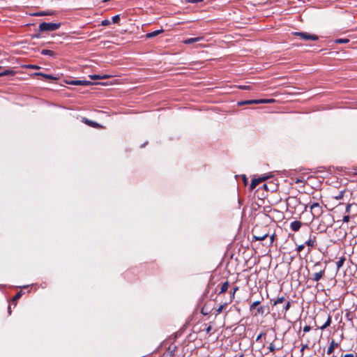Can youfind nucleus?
Returning a JSON list of instances; mask_svg holds the SVG:
<instances>
[{
  "label": "nucleus",
  "instance_id": "nucleus-35",
  "mask_svg": "<svg viewBox=\"0 0 357 357\" xmlns=\"http://www.w3.org/2000/svg\"><path fill=\"white\" fill-rule=\"evenodd\" d=\"M204 0H185V3H198L202 2Z\"/></svg>",
  "mask_w": 357,
  "mask_h": 357
},
{
  "label": "nucleus",
  "instance_id": "nucleus-21",
  "mask_svg": "<svg viewBox=\"0 0 357 357\" xmlns=\"http://www.w3.org/2000/svg\"><path fill=\"white\" fill-rule=\"evenodd\" d=\"M54 14V11H51V12L42 11V12H38V13H34L33 15L34 16H45V15H52Z\"/></svg>",
  "mask_w": 357,
  "mask_h": 357
},
{
  "label": "nucleus",
  "instance_id": "nucleus-48",
  "mask_svg": "<svg viewBox=\"0 0 357 357\" xmlns=\"http://www.w3.org/2000/svg\"><path fill=\"white\" fill-rule=\"evenodd\" d=\"M111 76L110 75H100V79H107V78H109Z\"/></svg>",
  "mask_w": 357,
  "mask_h": 357
},
{
  "label": "nucleus",
  "instance_id": "nucleus-38",
  "mask_svg": "<svg viewBox=\"0 0 357 357\" xmlns=\"http://www.w3.org/2000/svg\"><path fill=\"white\" fill-rule=\"evenodd\" d=\"M111 24V22L109 20H104L101 22L102 26H108Z\"/></svg>",
  "mask_w": 357,
  "mask_h": 357
},
{
  "label": "nucleus",
  "instance_id": "nucleus-20",
  "mask_svg": "<svg viewBox=\"0 0 357 357\" xmlns=\"http://www.w3.org/2000/svg\"><path fill=\"white\" fill-rule=\"evenodd\" d=\"M346 258L344 257H340L339 260L336 262L337 270L339 271L340 268L343 266Z\"/></svg>",
  "mask_w": 357,
  "mask_h": 357
},
{
  "label": "nucleus",
  "instance_id": "nucleus-31",
  "mask_svg": "<svg viewBox=\"0 0 357 357\" xmlns=\"http://www.w3.org/2000/svg\"><path fill=\"white\" fill-rule=\"evenodd\" d=\"M284 301V298L283 296L278 297L273 303V305H278L279 303H282Z\"/></svg>",
  "mask_w": 357,
  "mask_h": 357
},
{
  "label": "nucleus",
  "instance_id": "nucleus-22",
  "mask_svg": "<svg viewBox=\"0 0 357 357\" xmlns=\"http://www.w3.org/2000/svg\"><path fill=\"white\" fill-rule=\"evenodd\" d=\"M229 282L228 281L225 282L221 286V289H220L219 294H222V293H225V291H227L229 288Z\"/></svg>",
  "mask_w": 357,
  "mask_h": 357
},
{
  "label": "nucleus",
  "instance_id": "nucleus-40",
  "mask_svg": "<svg viewBox=\"0 0 357 357\" xmlns=\"http://www.w3.org/2000/svg\"><path fill=\"white\" fill-rule=\"evenodd\" d=\"M290 307H291V303L289 301H287L286 305L284 307V312H286L287 311H288L289 310Z\"/></svg>",
  "mask_w": 357,
  "mask_h": 357
},
{
  "label": "nucleus",
  "instance_id": "nucleus-12",
  "mask_svg": "<svg viewBox=\"0 0 357 357\" xmlns=\"http://www.w3.org/2000/svg\"><path fill=\"white\" fill-rule=\"evenodd\" d=\"M301 222L298 220H295L291 222L290 228L293 231H298L301 227Z\"/></svg>",
  "mask_w": 357,
  "mask_h": 357
},
{
  "label": "nucleus",
  "instance_id": "nucleus-34",
  "mask_svg": "<svg viewBox=\"0 0 357 357\" xmlns=\"http://www.w3.org/2000/svg\"><path fill=\"white\" fill-rule=\"evenodd\" d=\"M22 295V291H19L17 292L15 296H14L13 299V301L15 302L17 300H18Z\"/></svg>",
  "mask_w": 357,
  "mask_h": 357
},
{
  "label": "nucleus",
  "instance_id": "nucleus-15",
  "mask_svg": "<svg viewBox=\"0 0 357 357\" xmlns=\"http://www.w3.org/2000/svg\"><path fill=\"white\" fill-rule=\"evenodd\" d=\"M164 31L163 29H158V30H155L154 31H152V32H149V33H147L146 34V37L147 38H153L155 36H157L158 34L162 33Z\"/></svg>",
  "mask_w": 357,
  "mask_h": 357
},
{
  "label": "nucleus",
  "instance_id": "nucleus-25",
  "mask_svg": "<svg viewBox=\"0 0 357 357\" xmlns=\"http://www.w3.org/2000/svg\"><path fill=\"white\" fill-rule=\"evenodd\" d=\"M349 42V40L348 38H337L335 40V43L337 44L347 43Z\"/></svg>",
  "mask_w": 357,
  "mask_h": 357
},
{
  "label": "nucleus",
  "instance_id": "nucleus-16",
  "mask_svg": "<svg viewBox=\"0 0 357 357\" xmlns=\"http://www.w3.org/2000/svg\"><path fill=\"white\" fill-rule=\"evenodd\" d=\"M202 39H203L202 37L190 38H188V39L185 40L184 43L190 45V44H192L196 42L201 41Z\"/></svg>",
  "mask_w": 357,
  "mask_h": 357
},
{
  "label": "nucleus",
  "instance_id": "nucleus-45",
  "mask_svg": "<svg viewBox=\"0 0 357 357\" xmlns=\"http://www.w3.org/2000/svg\"><path fill=\"white\" fill-rule=\"evenodd\" d=\"M351 204H348L346 206V213H349L350 212V210H351Z\"/></svg>",
  "mask_w": 357,
  "mask_h": 357
},
{
  "label": "nucleus",
  "instance_id": "nucleus-58",
  "mask_svg": "<svg viewBox=\"0 0 357 357\" xmlns=\"http://www.w3.org/2000/svg\"><path fill=\"white\" fill-rule=\"evenodd\" d=\"M1 68V66H0V68Z\"/></svg>",
  "mask_w": 357,
  "mask_h": 357
},
{
  "label": "nucleus",
  "instance_id": "nucleus-53",
  "mask_svg": "<svg viewBox=\"0 0 357 357\" xmlns=\"http://www.w3.org/2000/svg\"><path fill=\"white\" fill-rule=\"evenodd\" d=\"M8 314H11V310H10V305H8Z\"/></svg>",
  "mask_w": 357,
  "mask_h": 357
},
{
  "label": "nucleus",
  "instance_id": "nucleus-2",
  "mask_svg": "<svg viewBox=\"0 0 357 357\" xmlns=\"http://www.w3.org/2000/svg\"><path fill=\"white\" fill-rule=\"evenodd\" d=\"M310 208L313 219L319 218L323 213V208L317 202L312 204Z\"/></svg>",
  "mask_w": 357,
  "mask_h": 357
},
{
  "label": "nucleus",
  "instance_id": "nucleus-32",
  "mask_svg": "<svg viewBox=\"0 0 357 357\" xmlns=\"http://www.w3.org/2000/svg\"><path fill=\"white\" fill-rule=\"evenodd\" d=\"M112 22L114 24H116L119 22L120 20V15H116L112 17Z\"/></svg>",
  "mask_w": 357,
  "mask_h": 357
},
{
  "label": "nucleus",
  "instance_id": "nucleus-24",
  "mask_svg": "<svg viewBox=\"0 0 357 357\" xmlns=\"http://www.w3.org/2000/svg\"><path fill=\"white\" fill-rule=\"evenodd\" d=\"M346 191L344 190H341L337 195L333 196V198L336 200H340L342 199Z\"/></svg>",
  "mask_w": 357,
  "mask_h": 357
},
{
  "label": "nucleus",
  "instance_id": "nucleus-28",
  "mask_svg": "<svg viewBox=\"0 0 357 357\" xmlns=\"http://www.w3.org/2000/svg\"><path fill=\"white\" fill-rule=\"evenodd\" d=\"M323 268L321 262H317L312 267V269L315 271V272L319 271V268Z\"/></svg>",
  "mask_w": 357,
  "mask_h": 357
},
{
  "label": "nucleus",
  "instance_id": "nucleus-43",
  "mask_svg": "<svg viewBox=\"0 0 357 357\" xmlns=\"http://www.w3.org/2000/svg\"><path fill=\"white\" fill-rule=\"evenodd\" d=\"M310 330H311V327H310V326H304V328H303V332H304V333H307V332H309Z\"/></svg>",
  "mask_w": 357,
  "mask_h": 357
},
{
  "label": "nucleus",
  "instance_id": "nucleus-59",
  "mask_svg": "<svg viewBox=\"0 0 357 357\" xmlns=\"http://www.w3.org/2000/svg\"><path fill=\"white\" fill-rule=\"evenodd\" d=\"M356 357H357V355L356 356Z\"/></svg>",
  "mask_w": 357,
  "mask_h": 357
},
{
  "label": "nucleus",
  "instance_id": "nucleus-54",
  "mask_svg": "<svg viewBox=\"0 0 357 357\" xmlns=\"http://www.w3.org/2000/svg\"><path fill=\"white\" fill-rule=\"evenodd\" d=\"M264 188H265V189H267V190H268V186H267V185H266V184H264Z\"/></svg>",
  "mask_w": 357,
  "mask_h": 357
},
{
  "label": "nucleus",
  "instance_id": "nucleus-8",
  "mask_svg": "<svg viewBox=\"0 0 357 357\" xmlns=\"http://www.w3.org/2000/svg\"><path fill=\"white\" fill-rule=\"evenodd\" d=\"M269 176H261L256 178H253L250 183V189H255L258 184L267 179Z\"/></svg>",
  "mask_w": 357,
  "mask_h": 357
},
{
  "label": "nucleus",
  "instance_id": "nucleus-50",
  "mask_svg": "<svg viewBox=\"0 0 357 357\" xmlns=\"http://www.w3.org/2000/svg\"><path fill=\"white\" fill-rule=\"evenodd\" d=\"M40 37V33H36V34H33V35L32 36V38H39Z\"/></svg>",
  "mask_w": 357,
  "mask_h": 357
},
{
  "label": "nucleus",
  "instance_id": "nucleus-49",
  "mask_svg": "<svg viewBox=\"0 0 357 357\" xmlns=\"http://www.w3.org/2000/svg\"><path fill=\"white\" fill-rule=\"evenodd\" d=\"M274 238H275V234H273V235L271 236V238H270V244L271 245L273 243Z\"/></svg>",
  "mask_w": 357,
  "mask_h": 357
},
{
  "label": "nucleus",
  "instance_id": "nucleus-5",
  "mask_svg": "<svg viewBox=\"0 0 357 357\" xmlns=\"http://www.w3.org/2000/svg\"><path fill=\"white\" fill-rule=\"evenodd\" d=\"M326 266L319 268V271L312 275L310 280L314 282H319L325 275Z\"/></svg>",
  "mask_w": 357,
  "mask_h": 357
},
{
  "label": "nucleus",
  "instance_id": "nucleus-33",
  "mask_svg": "<svg viewBox=\"0 0 357 357\" xmlns=\"http://www.w3.org/2000/svg\"><path fill=\"white\" fill-rule=\"evenodd\" d=\"M26 68H29V69H40V67L39 66L33 65V64L26 65Z\"/></svg>",
  "mask_w": 357,
  "mask_h": 357
},
{
  "label": "nucleus",
  "instance_id": "nucleus-46",
  "mask_svg": "<svg viewBox=\"0 0 357 357\" xmlns=\"http://www.w3.org/2000/svg\"><path fill=\"white\" fill-rule=\"evenodd\" d=\"M308 348V345L307 344H303L301 349V352L303 353V351L305 349H307Z\"/></svg>",
  "mask_w": 357,
  "mask_h": 357
},
{
  "label": "nucleus",
  "instance_id": "nucleus-56",
  "mask_svg": "<svg viewBox=\"0 0 357 357\" xmlns=\"http://www.w3.org/2000/svg\"><path fill=\"white\" fill-rule=\"evenodd\" d=\"M91 123H93V125H97L96 122H91Z\"/></svg>",
  "mask_w": 357,
  "mask_h": 357
},
{
  "label": "nucleus",
  "instance_id": "nucleus-19",
  "mask_svg": "<svg viewBox=\"0 0 357 357\" xmlns=\"http://www.w3.org/2000/svg\"><path fill=\"white\" fill-rule=\"evenodd\" d=\"M331 320H332L331 316L329 314V315L328 316V318H327L326 321V322L324 323V325H322L319 328H320L321 330H322V331H323V330H324V329H326L327 327H328V326L331 325Z\"/></svg>",
  "mask_w": 357,
  "mask_h": 357
},
{
  "label": "nucleus",
  "instance_id": "nucleus-9",
  "mask_svg": "<svg viewBox=\"0 0 357 357\" xmlns=\"http://www.w3.org/2000/svg\"><path fill=\"white\" fill-rule=\"evenodd\" d=\"M72 85H81V86H89L92 85L93 83L91 81L87 80H73L68 82Z\"/></svg>",
  "mask_w": 357,
  "mask_h": 357
},
{
  "label": "nucleus",
  "instance_id": "nucleus-57",
  "mask_svg": "<svg viewBox=\"0 0 357 357\" xmlns=\"http://www.w3.org/2000/svg\"><path fill=\"white\" fill-rule=\"evenodd\" d=\"M238 357H243V354H241Z\"/></svg>",
  "mask_w": 357,
  "mask_h": 357
},
{
  "label": "nucleus",
  "instance_id": "nucleus-47",
  "mask_svg": "<svg viewBox=\"0 0 357 357\" xmlns=\"http://www.w3.org/2000/svg\"><path fill=\"white\" fill-rule=\"evenodd\" d=\"M237 289H238V287H236L234 288L232 295L231 296V300H232L234 298V294Z\"/></svg>",
  "mask_w": 357,
  "mask_h": 357
},
{
  "label": "nucleus",
  "instance_id": "nucleus-52",
  "mask_svg": "<svg viewBox=\"0 0 357 357\" xmlns=\"http://www.w3.org/2000/svg\"><path fill=\"white\" fill-rule=\"evenodd\" d=\"M211 326H208L206 328V332L207 333H208L211 331Z\"/></svg>",
  "mask_w": 357,
  "mask_h": 357
},
{
  "label": "nucleus",
  "instance_id": "nucleus-6",
  "mask_svg": "<svg viewBox=\"0 0 357 357\" xmlns=\"http://www.w3.org/2000/svg\"><path fill=\"white\" fill-rule=\"evenodd\" d=\"M325 220L327 222V224L323 221L324 225L321 223L319 224V227L326 230L329 227L333 225V222H334L333 216L331 214H327L324 216Z\"/></svg>",
  "mask_w": 357,
  "mask_h": 357
},
{
  "label": "nucleus",
  "instance_id": "nucleus-10",
  "mask_svg": "<svg viewBox=\"0 0 357 357\" xmlns=\"http://www.w3.org/2000/svg\"><path fill=\"white\" fill-rule=\"evenodd\" d=\"M269 312V308L266 305H261L257 307V312L255 313V316L263 315Z\"/></svg>",
  "mask_w": 357,
  "mask_h": 357
},
{
  "label": "nucleus",
  "instance_id": "nucleus-41",
  "mask_svg": "<svg viewBox=\"0 0 357 357\" xmlns=\"http://www.w3.org/2000/svg\"><path fill=\"white\" fill-rule=\"evenodd\" d=\"M89 77L91 79H101L100 75H91Z\"/></svg>",
  "mask_w": 357,
  "mask_h": 357
},
{
  "label": "nucleus",
  "instance_id": "nucleus-14",
  "mask_svg": "<svg viewBox=\"0 0 357 357\" xmlns=\"http://www.w3.org/2000/svg\"><path fill=\"white\" fill-rule=\"evenodd\" d=\"M34 75H36V76H42L44 78L47 79H51V80H56L58 78L54 75H48V74H45L43 73H35L33 74Z\"/></svg>",
  "mask_w": 357,
  "mask_h": 357
},
{
  "label": "nucleus",
  "instance_id": "nucleus-7",
  "mask_svg": "<svg viewBox=\"0 0 357 357\" xmlns=\"http://www.w3.org/2000/svg\"><path fill=\"white\" fill-rule=\"evenodd\" d=\"M304 243L309 248H314L316 246V236L312 234V231L310 232V238ZM310 252V248H308L307 253L309 254Z\"/></svg>",
  "mask_w": 357,
  "mask_h": 357
},
{
  "label": "nucleus",
  "instance_id": "nucleus-11",
  "mask_svg": "<svg viewBox=\"0 0 357 357\" xmlns=\"http://www.w3.org/2000/svg\"><path fill=\"white\" fill-rule=\"evenodd\" d=\"M340 346L339 342H336L334 340H332L329 347L327 349V354L330 355L333 353L335 348H337Z\"/></svg>",
  "mask_w": 357,
  "mask_h": 357
},
{
  "label": "nucleus",
  "instance_id": "nucleus-3",
  "mask_svg": "<svg viewBox=\"0 0 357 357\" xmlns=\"http://www.w3.org/2000/svg\"><path fill=\"white\" fill-rule=\"evenodd\" d=\"M259 229L260 227L256 226L253 228L252 231L253 238L255 241H263L268 236V234L267 232L260 233Z\"/></svg>",
  "mask_w": 357,
  "mask_h": 357
},
{
  "label": "nucleus",
  "instance_id": "nucleus-37",
  "mask_svg": "<svg viewBox=\"0 0 357 357\" xmlns=\"http://www.w3.org/2000/svg\"><path fill=\"white\" fill-rule=\"evenodd\" d=\"M305 243L301 244V245H299L296 248V251H297L298 252H301V251L305 248Z\"/></svg>",
  "mask_w": 357,
  "mask_h": 357
},
{
  "label": "nucleus",
  "instance_id": "nucleus-23",
  "mask_svg": "<svg viewBox=\"0 0 357 357\" xmlns=\"http://www.w3.org/2000/svg\"><path fill=\"white\" fill-rule=\"evenodd\" d=\"M177 347L174 344H171L168 347L167 351L169 353L170 356H173L174 355V352L176 351Z\"/></svg>",
  "mask_w": 357,
  "mask_h": 357
},
{
  "label": "nucleus",
  "instance_id": "nucleus-55",
  "mask_svg": "<svg viewBox=\"0 0 357 357\" xmlns=\"http://www.w3.org/2000/svg\"><path fill=\"white\" fill-rule=\"evenodd\" d=\"M146 144V143H144V144H142L140 147H141V148H142V147H144Z\"/></svg>",
  "mask_w": 357,
  "mask_h": 357
},
{
  "label": "nucleus",
  "instance_id": "nucleus-51",
  "mask_svg": "<svg viewBox=\"0 0 357 357\" xmlns=\"http://www.w3.org/2000/svg\"><path fill=\"white\" fill-rule=\"evenodd\" d=\"M262 335H263V333L259 334L256 338V341H259L261 338Z\"/></svg>",
  "mask_w": 357,
  "mask_h": 357
},
{
  "label": "nucleus",
  "instance_id": "nucleus-27",
  "mask_svg": "<svg viewBox=\"0 0 357 357\" xmlns=\"http://www.w3.org/2000/svg\"><path fill=\"white\" fill-rule=\"evenodd\" d=\"M281 348H282V347L276 348V347H275V345L273 344V343H271V344H270V345H269V347H268V351H269V352H274L275 351H276V350H279V349H280Z\"/></svg>",
  "mask_w": 357,
  "mask_h": 357
},
{
  "label": "nucleus",
  "instance_id": "nucleus-13",
  "mask_svg": "<svg viewBox=\"0 0 357 357\" xmlns=\"http://www.w3.org/2000/svg\"><path fill=\"white\" fill-rule=\"evenodd\" d=\"M252 104H259V99L256 100H241L237 102L238 106L245 105H252Z\"/></svg>",
  "mask_w": 357,
  "mask_h": 357
},
{
  "label": "nucleus",
  "instance_id": "nucleus-30",
  "mask_svg": "<svg viewBox=\"0 0 357 357\" xmlns=\"http://www.w3.org/2000/svg\"><path fill=\"white\" fill-rule=\"evenodd\" d=\"M227 303H224L223 305H221L217 310H216V315L219 314L222 312L225 307L226 306Z\"/></svg>",
  "mask_w": 357,
  "mask_h": 357
},
{
  "label": "nucleus",
  "instance_id": "nucleus-29",
  "mask_svg": "<svg viewBox=\"0 0 357 357\" xmlns=\"http://www.w3.org/2000/svg\"><path fill=\"white\" fill-rule=\"evenodd\" d=\"M261 301H257L253 302L250 306V310L252 311L257 305H259L261 303Z\"/></svg>",
  "mask_w": 357,
  "mask_h": 357
},
{
  "label": "nucleus",
  "instance_id": "nucleus-18",
  "mask_svg": "<svg viewBox=\"0 0 357 357\" xmlns=\"http://www.w3.org/2000/svg\"><path fill=\"white\" fill-rule=\"evenodd\" d=\"M40 54L43 55H47L50 56H55L56 54L54 51L50 50H42L40 52Z\"/></svg>",
  "mask_w": 357,
  "mask_h": 357
},
{
  "label": "nucleus",
  "instance_id": "nucleus-17",
  "mask_svg": "<svg viewBox=\"0 0 357 357\" xmlns=\"http://www.w3.org/2000/svg\"><path fill=\"white\" fill-rule=\"evenodd\" d=\"M15 74V71L11 69H6L0 72V77L3 76H13Z\"/></svg>",
  "mask_w": 357,
  "mask_h": 357
},
{
  "label": "nucleus",
  "instance_id": "nucleus-42",
  "mask_svg": "<svg viewBox=\"0 0 357 357\" xmlns=\"http://www.w3.org/2000/svg\"><path fill=\"white\" fill-rule=\"evenodd\" d=\"M349 220H350V216L349 215H344L343 217L342 221L344 222H348L349 221Z\"/></svg>",
  "mask_w": 357,
  "mask_h": 357
},
{
  "label": "nucleus",
  "instance_id": "nucleus-44",
  "mask_svg": "<svg viewBox=\"0 0 357 357\" xmlns=\"http://www.w3.org/2000/svg\"><path fill=\"white\" fill-rule=\"evenodd\" d=\"M340 357H354V354H342Z\"/></svg>",
  "mask_w": 357,
  "mask_h": 357
},
{
  "label": "nucleus",
  "instance_id": "nucleus-39",
  "mask_svg": "<svg viewBox=\"0 0 357 357\" xmlns=\"http://www.w3.org/2000/svg\"><path fill=\"white\" fill-rule=\"evenodd\" d=\"M201 312L204 315H207L209 313L208 311V309H206V307L205 306L202 308Z\"/></svg>",
  "mask_w": 357,
  "mask_h": 357
},
{
  "label": "nucleus",
  "instance_id": "nucleus-26",
  "mask_svg": "<svg viewBox=\"0 0 357 357\" xmlns=\"http://www.w3.org/2000/svg\"><path fill=\"white\" fill-rule=\"evenodd\" d=\"M259 104L273 103L275 102L274 99H259Z\"/></svg>",
  "mask_w": 357,
  "mask_h": 357
},
{
  "label": "nucleus",
  "instance_id": "nucleus-4",
  "mask_svg": "<svg viewBox=\"0 0 357 357\" xmlns=\"http://www.w3.org/2000/svg\"><path fill=\"white\" fill-rule=\"evenodd\" d=\"M294 36H299L301 39L304 40H317L318 36L316 35L310 34L307 32H294L293 33Z\"/></svg>",
  "mask_w": 357,
  "mask_h": 357
},
{
  "label": "nucleus",
  "instance_id": "nucleus-36",
  "mask_svg": "<svg viewBox=\"0 0 357 357\" xmlns=\"http://www.w3.org/2000/svg\"><path fill=\"white\" fill-rule=\"evenodd\" d=\"M239 89H243V90H250L251 89V86H250V85H241V86H239Z\"/></svg>",
  "mask_w": 357,
  "mask_h": 357
},
{
  "label": "nucleus",
  "instance_id": "nucleus-1",
  "mask_svg": "<svg viewBox=\"0 0 357 357\" xmlns=\"http://www.w3.org/2000/svg\"><path fill=\"white\" fill-rule=\"evenodd\" d=\"M61 26V22L52 23V22H42L39 24L38 31L40 32L44 31H54L59 29Z\"/></svg>",
  "mask_w": 357,
  "mask_h": 357
}]
</instances>
